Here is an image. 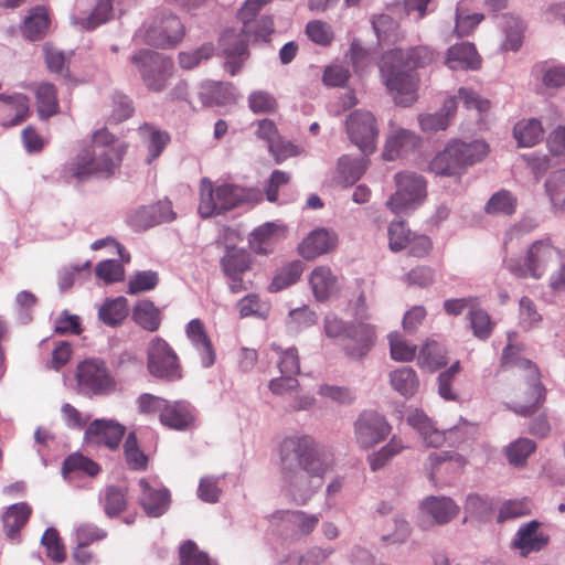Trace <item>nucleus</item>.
I'll list each match as a JSON object with an SVG mask.
<instances>
[{"instance_id": "obj_1", "label": "nucleus", "mask_w": 565, "mask_h": 565, "mask_svg": "<svg viewBox=\"0 0 565 565\" xmlns=\"http://www.w3.org/2000/svg\"><path fill=\"white\" fill-rule=\"evenodd\" d=\"M281 491L297 505H306L335 465L331 449L307 435L281 440L278 448Z\"/></svg>"}, {"instance_id": "obj_2", "label": "nucleus", "mask_w": 565, "mask_h": 565, "mask_svg": "<svg viewBox=\"0 0 565 565\" xmlns=\"http://www.w3.org/2000/svg\"><path fill=\"white\" fill-rule=\"evenodd\" d=\"M437 57L438 53L426 45L407 51L394 49L382 55L379 64L382 83L396 105L408 107L417 100L419 78L412 70L428 66Z\"/></svg>"}, {"instance_id": "obj_3", "label": "nucleus", "mask_w": 565, "mask_h": 565, "mask_svg": "<svg viewBox=\"0 0 565 565\" xmlns=\"http://www.w3.org/2000/svg\"><path fill=\"white\" fill-rule=\"evenodd\" d=\"M127 145L119 141L106 128L96 130L92 136L90 150L78 153L64 168L67 181L82 182L92 177L109 178L120 167Z\"/></svg>"}, {"instance_id": "obj_4", "label": "nucleus", "mask_w": 565, "mask_h": 565, "mask_svg": "<svg viewBox=\"0 0 565 565\" xmlns=\"http://www.w3.org/2000/svg\"><path fill=\"white\" fill-rule=\"evenodd\" d=\"M509 344L502 354V364L514 369L515 374L523 379L516 393V401L510 408L521 416L532 415L545 401V388L541 383L539 369L527 359L520 355L521 349L512 343L509 334Z\"/></svg>"}, {"instance_id": "obj_5", "label": "nucleus", "mask_w": 565, "mask_h": 565, "mask_svg": "<svg viewBox=\"0 0 565 565\" xmlns=\"http://www.w3.org/2000/svg\"><path fill=\"white\" fill-rule=\"evenodd\" d=\"M257 198H260V192L256 189H245L228 183L214 188L209 179H202L200 184L199 213L202 217H211Z\"/></svg>"}, {"instance_id": "obj_6", "label": "nucleus", "mask_w": 565, "mask_h": 565, "mask_svg": "<svg viewBox=\"0 0 565 565\" xmlns=\"http://www.w3.org/2000/svg\"><path fill=\"white\" fill-rule=\"evenodd\" d=\"M323 328L329 338H345V353L353 359L365 356L375 343L376 330L369 323L348 327L338 316L329 313L324 317Z\"/></svg>"}, {"instance_id": "obj_7", "label": "nucleus", "mask_w": 565, "mask_h": 565, "mask_svg": "<svg viewBox=\"0 0 565 565\" xmlns=\"http://www.w3.org/2000/svg\"><path fill=\"white\" fill-rule=\"evenodd\" d=\"M147 371L162 382L182 379L183 370L174 349L161 337H153L147 345Z\"/></svg>"}, {"instance_id": "obj_8", "label": "nucleus", "mask_w": 565, "mask_h": 565, "mask_svg": "<svg viewBox=\"0 0 565 565\" xmlns=\"http://www.w3.org/2000/svg\"><path fill=\"white\" fill-rule=\"evenodd\" d=\"M396 191L390 196L386 206L395 214L406 213L418 206L426 198L425 179L412 171L398 172L394 177Z\"/></svg>"}, {"instance_id": "obj_9", "label": "nucleus", "mask_w": 565, "mask_h": 565, "mask_svg": "<svg viewBox=\"0 0 565 565\" xmlns=\"http://www.w3.org/2000/svg\"><path fill=\"white\" fill-rule=\"evenodd\" d=\"M136 36L153 46L170 47L183 39L184 26L175 15L157 14L142 24Z\"/></svg>"}, {"instance_id": "obj_10", "label": "nucleus", "mask_w": 565, "mask_h": 565, "mask_svg": "<svg viewBox=\"0 0 565 565\" xmlns=\"http://www.w3.org/2000/svg\"><path fill=\"white\" fill-rule=\"evenodd\" d=\"M130 61L138 67L146 86L151 90H162L172 76L173 62L163 54L140 50Z\"/></svg>"}, {"instance_id": "obj_11", "label": "nucleus", "mask_w": 565, "mask_h": 565, "mask_svg": "<svg viewBox=\"0 0 565 565\" xmlns=\"http://www.w3.org/2000/svg\"><path fill=\"white\" fill-rule=\"evenodd\" d=\"M557 250L551 244L550 239L534 242L527 249L524 265L510 259L505 267L510 273L518 277L541 278L551 263L556 259Z\"/></svg>"}, {"instance_id": "obj_12", "label": "nucleus", "mask_w": 565, "mask_h": 565, "mask_svg": "<svg viewBox=\"0 0 565 565\" xmlns=\"http://www.w3.org/2000/svg\"><path fill=\"white\" fill-rule=\"evenodd\" d=\"M350 140L364 153L376 149L379 128L374 115L369 110H354L345 121Z\"/></svg>"}, {"instance_id": "obj_13", "label": "nucleus", "mask_w": 565, "mask_h": 565, "mask_svg": "<svg viewBox=\"0 0 565 565\" xmlns=\"http://www.w3.org/2000/svg\"><path fill=\"white\" fill-rule=\"evenodd\" d=\"M77 385L85 394H103L115 386L105 363L98 359H87L77 365Z\"/></svg>"}, {"instance_id": "obj_14", "label": "nucleus", "mask_w": 565, "mask_h": 565, "mask_svg": "<svg viewBox=\"0 0 565 565\" xmlns=\"http://www.w3.org/2000/svg\"><path fill=\"white\" fill-rule=\"evenodd\" d=\"M354 438L362 449H370L390 435L392 427L379 413L365 411L354 422Z\"/></svg>"}, {"instance_id": "obj_15", "label": "nucleus", "mask_w": 565, "mask_h": 565, "mask_svg": "<svg viewBox=\"0 0 565 565\" xmlns=\"http://www.w3.org/2000/svg\"><path fill=\"white\" fill-rule=\"evenodd\" d=\"M111 0H76L72 22L92 30L113 18Z\"/></svg>"}, {"instance_id": "obj_16", "label": "nucleus", "mask_w": 565, "mask_h": 565, "mask_svg": "<svg viewBox=\"0 0 565 565\" xmlns=\"http://www.w3.org/2000/svg\"><path fill=\"white\" fill-rule=\"evenodd\" d=\"M139 503L145 513L151 518L161 516L170 505V492L157 480L140 479Z\"/></svg>"}, {"instance_id": "obj_17", "label": "nucleus", "mask_w": 565, "mask_h": 565, "mask_svg": "<svg viewBox=\"0 0 565 565\" xmlns=\"http://www.w3.org/2000/svg\"><path fill=\"white\" fill-rule=\"evenodd\" d=\"M338 241V235L334 231L318 227L302 238L297 250L303 259L313 260L335 249Z\"/></svg>"}, {"instance_id": "obj_18", "label": "nucleus", "mask_w": 565, "mask_h": 565, "mask_svg": "<svg viewBox=\"0 0 565 565\" xmlns=\"http://www.w3.org/2000/svg\"><path fill=\"white\" fill-rule=\"evenodd\" d=\"M175 218L169 200L158 201L149 206H141L129 215V224L138 231L147 230L162 222Z\"/></svg>"}, {"instance_id": "obj_19", "label": "nucleus", "mask_w": 565, "mask_h": 565, "mask_svg": "<svg viewBox=\"0 0 565 565\" xmlns=\"http://www.w3.org/2000/svg\"><path fill=\"white\" fill-rule=\"evenodd\" d=\"M252 264L250 255L236 247H227L224 256L221 258V265L224 274L230 278V288L233 292H239L246 287L243 284V275L249 269Z\"/></svg>"}, {"instance_id": "obj_20", "label": "nucleus", "mask_w": 565, "mask_h": 565, "mask_svg": "<svg viewBox=\"0 0 565 565\" xmlns=\"http://www.w3.org/2000/svg\"><path fill=\"white\" fill-rule=\"evenodd\" d=\"M125 435V427L113 420L96 419L85 431V441L90 446L104 445L116 449Z\"/></svg>"}, {"instance_id": "obj_21", "label": "nucleus", "mask_w": 565, "mask_h": 565, "mask_svg": "<svg viewBox=\"0 0 565 565\" xmlns=\"http://www.w3.org/2000/svg\"><path fill=\"white\" fill-rule=\"evenodd\" d=\"M460 511L459 505L449 497H428L419 504V515L424 521L431 519L434 524H446Z\"/></svg>"}, {"instance_id": "obj_22", "label": "nucleus", "mask_w": 565, "mask_h": 565, "mask_svg": "<svg viewBox=\"0 0 565 565\" xmlns=\"http://www.w3.org/2000/svg\"><path fill=\"white\" fill-rule=\"evenodd\" d=\"M420 138L413 131L405 128H394L386 137L383 149L385 160H395L418 148Z\"/></svg>"}, {"instance_id": "obj_23", "label": "nucleus", "mask_w": 565, "mask_h": 565, "mask_svg": "<svg viewBox=\"0 0 565 565\" xmlns=\"http://www.w3.org/2000/svg\"><path fill=\"white\" fill-rule=\"evenodd\" d=\"M185 334L200 355L202 366L213 365L216 354L203 321L198 318L190 320L185 326Z\"/></svg>"}, {"instance_id": "obj_24", "label": "nucleus", "mask_w": 565, "mask_h": 565, "mask_svg": "<svg viewBox=\"0 0 565 565\" xmlns=\"http://www.w3.org/2000/svg\"><path fill=\"white\" fill-rule=\"evenodd\" d=\"M30 110L28 96L17 93L12 95L0 94V124L15 126L23 121Z\"/></svg>"}, {"instance_id": "obj_25", "label": "nucleus", "mask_w": 565, "mask_h": 565, "mask_svg": "<svg viewBox=\"0 0 565 565\" xmlns=\"http://www.w3.org/2000/svg\"><path fill=\"white\" fill-rule=\"evenodd\" d=\"M286 236V226L268 222L255 228L250 234V248L260 255L273 252L275 245Z\"/></svg>"}, {"instance_id": "obj_26", "label": "nucleus", "mask_w": 565, "mask_h": 565, "mask_svg": "<svg viewBox=\"0 0 565 565\" xmlns=\"http://www.w3.org/2000/svg\"><path fill=\"white\" fill-rule=\"evenodd\" d=\"M308 281L313 297L320 302L335 296L340 289L338 276L328 266L315 267Z\"/></svg>"}, {"instance_id": "obj_27", "label": "nucleus", "mask_w": 565, "mask_h": 565, "mask_svg": "<svg viewBox=\"0 0 565 565\" xmlns=\"http://www.w3.org/2000/svg\"><path fill=\"white\" fill-rule=\"evenodd\" d=\"M220 45L226 55L225 68L231 75H236L242 68L247 43L244 38H237L234 30L224 32Z\"/></svg>"}, {"instance_id": "obj_28", "label": "nucleus", "mask_w": 565, "mask_h": 565, "mask_svg": "<svg viewBox=\"0 0 565 565\" xmlns=\"http://www.w3.org/2000/svg\"><path fill=\"white\" fill-rule=\"evenodd\" d=\"M445 63L450 70H478L481 58L473 44L462 42L448 49Z\"/></svg>"}, {"instance_id": "obj_29", "label": "nucleus", "mask_w": 565, "mask_h": 565, "mask_svg": "<svg viewBox=\"0 0 565 565\" xmlns=\"http://www.w3.org/2000/svg\"><path fill=\"white\" fill-rule=\"evenodd\" d=\"M539 527V522L531 521L519 529L513 540V545L520 550L523 556L540 551L547 544V535L541 532Z\"/></svg>"}, {"instance_id": "obj_30", "label": "nucleus", "mask_w": 565, "mask_h": 565, "mask_svg": "<svg viewBox=\"0 0 565 565\" xmlns=\"http://www.w3.org/2000/svg\"><path fill=\"white\" fill-rule=\"evenodd\" d=\"M407 424L418 431L424 443L429 447H440L446 441L445 431L437 429L433 422L419 409H414L408 414Z\"/></svg>"}, {"instance_id": "obj_31", "label": "nucleus", "mask_w": 565, "mask_h": 565, "mask_svg": "<svg viewBox=\"0 0 565 565\" xmlns=\"http://www.w3.org/2000/svg\"><path fill=\"white\" fill-rule=\"evenodd\" d=\"M194 420V411L185 401L168 402V406L161 414V424L177 429H186Z\"/></svg>"}, {"instance_id": "obj_32", "label": "nucleus", "mask_w": 565, "mask_h": 565, "mask_svg": "<svg viewBox=\"0 0 565 565\" xmlns=\"http://www.w3.org/2000/svg\"><path fill=\"white\" fill-rule=\"evenodd\" d=\"M512 132L521 148H531L539 145L545 134L542 121L534 117L520 119L514 125Z\"/></svg>"}, {"instance_id": "obj_33", "label": "nucleus", "mask_w": 565, "mask_h": 565, "mask_svg": "<svg viewBox=\"0 0 565 565\" xmlns=\"http://www.w3.org/2000/svg\"><path fill=\"white\" fill-rule=\"evenodd\" d=\"M50 26L49 12L44 7L31 9L21 26L22 34L30 41H39L45 36Z\"/></svg>"}, {"instance_id": "obj_34", "label": "nucleus", "mask_w": 565, "mask_h": 565, "mask_svg": "<svg viewBox=\"0 0 565 565\" xmlns=\"http://www.w3.org/2000/svg\"><path fill=\"white\" fill-rule=\"evenodd\" d=\"M466 465L467 460L463 456L450 451L431 452L426 461V468L433 481L438 479V472L441 468L457 471L463 469Z\"/></svg>"}, {"instance_id": "obj_35", "label": "nucleus", "mask_w": 565, "mask_h": 565, "mask_svg": "<svg viewBox=\"0 0 565 565\" xmlns=\"http://www.w3.org/2000/svg\"><path fill=\"white\" fill-rule=\"evenodd\" d=\"M429 169L435 174L444 177H454L461 173L462 168L451 141L431 159Z\"/></svg>"}, {"instance_id": "obj_36", "label": "nucleus", "mask_w": 565, "mask_h": 565, "mask_svg": "<svg viewBox=\"0 0 565 565\" xmlns=\"http://www.w3.org/2000/svg\"><path fill=\"white\" fill-rule=\"evenodd\" d=\"M392 388L399 395L408 398L416 394L419 387V380L414 369L402 366L388 374Z\"/></svg>"}, {"instance_id": "obj_37", "label": "nucleus", "mask_w": 565, "mask_h": 565, "mask_svg": "<svg viewBox=\"0 0 565 565\" xmlns=\"http://www.w3.org/2000/svg\"><path fill=\"white\" fill-rule=\"evenodd\" d=\"M418 365L429 372H435L447 364V351L437 341L427 340L418 354Z\"/></svg>"}, {"instance_id": "obj_38", "label": "nucleus", "mask_w": 565, "mask_h": 565, "mask_svg": "<svg viewBox=\"0 0 565 565\" xmlns=\"http://www.w3.org/2000/svg\"><path fill=\"white\" fill-rule=\"evenodd\" d=\"M451 142L462 170L467 166L483 160L489 152L488 145L482 140H473L470 142L452 140Z\"/></svg>"}, {"instance_id": "obj_39", "label": "nucleus", "mask_w": 565, "mask_h": 565, "mask_svg": "<svg viewBox=\"0 0 565 565\" xmlns=\"http://www.w3.org/2000/svg\"><path fill=\"white\" fill-rule=\"evenodd\" d=\"M134 321L143 330L154 332L161 324V311L150 300H140L132 310Z\"/></svg>"}, {"instance_id": "obj_40", "label": "nucleus", "mask_w": 565, "mask_h": 565, "mask_svg": "<svg viewBox=\"0 0 565 565\" xmlns=\"http://www.w3.org/2000/svg\"><path fill=\"white\" fill-rule=\"evenodd\" d=\"M30 514L31 508L24 502L10 505L2 518L7 536L14 539L28 522Z\"/></svg>"}, {"instance_id": "obj_41", "label": "nucleus", "mask_w": 565, "mask_h": 565, "mask_svg": "<svg viewBox=\"0 0 565 565\" xmlns=\"http://www.w3.org/2000/svg\"><path fill=\"white\" fill-rule=\"evenodd\" d=\"M232 90L231 84L206 82L200 88L199 98L204 106L224 105L231 99Z\"/></svg>"}, {"instance_id": "obj_42", "label": "nucleus", "mask_w": 565, "mask_h": 565, "mask_svg": "<svg viewBox=\"0 0 565 565\" xmlns=\"http://www.w3.org/2000/svg\"><path fill=\"white\" fill-rule=\"evenodd\" d=\"M99 471L100 467L98 463L81 454L68 456L62 467L63 476L68 480H71L73 476H77L82 472L89 477H95Z\"/></svg>"}, {"instance_id": "obj_43", "label": "nucleus", "mask_w": 565, "mask_h": 565, "mask_svg": "<svg viewBox=\"0 0 565 565\" xmlns=\"http://www.w3.org/2000/svg\"><path fill=\"white\" fill-rule=\"evenodd\" d=\"M367 160L342 156L338 161V179L344 185H352L365 172Z\"/></svg>"}, {"instance_id": "obj_44", "label": "nucleus", "mask_w": 565, "mask_h": 565, "mask_svg": "<svg viewBox=\"0 0 565 565\" xmlns=\"http://www.w3.org/2000/svg\"><path fill=\"white\" fill-rule=\"evenodd\" d=\"M36 109L39 117L46 119L58 111L55 86L51 83H41L35 89Z\"/></svg>"}, {"instance_id": "obj_45", "label": "nucleus", "mask_w": 565, "mask_h": 565, "mask_svg": "<svg viewBox=\"0 0 565 565\" xmlns=\"http://www.w3.org/2000/svg\"><path fill=\"white\" fill-rule=\"evenodd\" d=\"M406 445L399 437L393 436L380 450L369 455L367 462L372 471L384 468L395 456L399 455Z\"/></svg>"}, {"instance_id": "obj_46", "label": "nucleus", "mask_w": 565, "mask_h": 565, "mask_svg": "<svg viewBox=\"0 0 565 565\" xmlns=\"http://www.w3.org/2000/svg\"><path fill=\"white\" fill-rule=\"evenodd\" d=\"M128 315V305L125 297H117L105 301L98 311L99 319L108 326L121 323Z\"/></svg>"}, {"instance_id": "obj_47", "label": "nucleus", "mask_w": 565, "mask_h": 565, "mask_svg": "<svg viewBox=\"0 0 565 565\" xmlns=\"http://www.w3.org/2000/svg\"><path fill=\"white\" fill-rule=\"evenodd\" d=\"M544 186L552 205L555 209L565 210V169L552 172Z\"/></svg>"}, {"instance_id": "obj_48", "label": "nucleus", "mask_w": 565, "mask_h": 565, "mask_svg": "<svg viewBox=\"0 0 565 565\" xmlns=\"http://www.w3.org/2000/svg\"><path fill=\"white\" fill-rule=\"evenodd\" d=\"M290 527L298 534L309 535L320 522V514L302 510L288 511L285 518Z\"/></svg>"}, {"instance_id": "obj_49", "label": "nucleus", "mask_w": 565, "mask_h": 565, "mask_svg": "<svg viewBox=\"0 0 565 565\" xmlns=\"http://www.w3.org/2000/svg\"><path fill=\"white\" fill-rule=\"evenodd\" d=\"M303 271V264L300 260H294L284 266L274 277L269 289L270 291H279L294 285L300 278Z\"/></svg>"}, {"instance_id": "obj_50", "label": "nucleus", "mask_w": 565, "mask_h": 565, "mask_svg": "<svg viewBox=\"0 0 565 565\" xmlns=\"http://www.w3.org/2000/svg\"><path fill=\"white\" fill-rule=\"evenodd\" d=\"M391 358L398 362H409L416 356L417 347L406 341L398 332L388 334Z\"/></svg>"}, {"instance_id": "obj_51", "label": "nucleus", "mask_w": 565, "mask_h": 565, "mask_svg": "<svg viewBox=\"0 0 565 565\" xmlns=\"http://www.w3.org/2000/svg\"><path fill=\"white\" fill-rule=\"evenodd\" d=\"M270 348L278 354V367L282 375L296 377L300 372V362L296 348L282 350L273 343Z\"/></svg>"}, {"instance_id": "obj_52", "label": "nucleus", "mask_w": 565, "mask_h": 565, "mask_svg": "<svg viewBox=\"0 0 565 565\" xmlns=\"http://www.w3.org/2000/svg\"><path fill=\"white\" fill-rule=\"evenodd\" d=\"M516 207V199L505 190L494 193L486 205V211L493 215H511Z\"/></svg>"}, {"instance_id": "obj_53", "label": "nucleus", "mask_w": 565, "mask_h": 565, "mask_svg": "<svg viewBox=\"0 0 565 565\" xmlns=\"http://www.w3.org/2000/svg\"><path fill=\"white\" fill-rule=\"evenodd\" d=\"M388 247L392 252L406 249L413 232L403 221L392 222L388 225Z\"/></svg>"}, {"instance_id": "obj_54", "label": "nucleus", "mask_w": 565, "mask_h": 565, "mask_svg": "<svg viewBox=\"0 0 565 565\" xmlns=\"http://www.w3.org/2000/svg\"><path fill=\"white\" fill-rule=\"evenodd\" d=\"M534 449L535 444L531 439L520 438L507 448L505 454L511 465L522 466Z\"/></svg>"}, {"instance_id": "obj_55", "label": "nucleus", "mask_w": 565, "mask_h": 565, "mask_svg": "<svg viewBox=\"0 0 565 565\" xmlns=\"http://www.w3.org/2000/svg\"><path fill=\"white\" fill-rule=\"evenodd\" d=\"M124 452L127 463L135 470L145 469L148 462V457L139 449L137 438L134 433H130L124 445Z\"/></svg>"}, {"instance_id": "obj_56", "label": "nucleus", "mask_w": 565, "mask_h": 565, "mask_svg": "<svg viewBox=\"0 0 565 565\" xmlns=\"http://www.w3.org/2000/svg\"><path fill=\"white\" fill-rule=\"evenodd\" d=\"M168 399L149 393H143L137 398L138 409L147 416H158L161 420V414L168 406Z\"/></svg>"}, {"instance_id": "obj_57", "label": "nucleus", "mask_w": 565, "mask_h": 565, "mask_svg": "<svg viewBox=\"0 0 565 565\" xmlns=\"http://www.w3.org/2000/svg\"><path fill=\"white\" fill-rule=\"evenodd\" d=\"M237 309L242 318L257 316L266 318L269 311L267 303L262 302L257 295L249 294L242 298L237 303Z\"/></svg>"}, {"instance_id": "obj_58", "label": "nucleus", "mask_w": 565, "mask_h": 565, "mask_svg": "<svg viewBox=\"0 0 565 565\" xmlns=\"http://www.w3.org/2000/svg\"><path fill=\"white\" fill-rule=\"evenodd\" d=\"M469 318L473 334L481 340L488 339L493 328L490 316L484 310L475 307L469 311Z\"/></svg>"}, {"instance_id": "obj_59", "label": "nucleus", "mask_w": 565, "mask_h": 565, "mask_svg": "<svg viewBox=\"0 0 565 565\" xmlns=\"http://www.w3.org/2000/svg\"><path fill=\"white\" fill-rule=\"evenodd\" d=\"M127 505L125 492L116 487H108L105 491L104 510L109 518L117 516Z\"/></svg>"}, {"instance_id": "obj_60", "label": "nucleus", "mask_w": 565, "mask_h": 565, "mask_svg": "<svg viewBox=\"0 0 565 565\" xmlns=\"http://www.w3.org/2000/svg\"><path fill=\"white\" fill-rule=\"evenodd\" d=\"M158 274L152 270L136 273L129 280L128 292L131 295L152 290L158 285Z\"/></svg>"}, {"instance_id": "obj_61", "label": "nucleus", "mask_w": 565, "mask_h": 565, "mask_svg": "<svg viewBox=\"0 0 565 565\" xmlns=\"http://www.w3.org/2000/svg\"><path fill=\"white\" fill-rule=\"evenodd\" d=\"M180 565H216L200 552L194 542L188 541L180 547Z\"/></svg>"}, {"instance_id": "obj_62", "label": "nucleus", "mask_w": 565, "mask_h": 565, "mask_svg": "<svg viewBox=\"0 0 565 565\" xmlns=\"http://www.w3.org/2000/svg\"><path fill=\"white\" fill-rule=\"evenodd\" d=\"M46 548V555L54 562L62 563L65 559L64 545L55 529H47L41 540Z\"/></svg>"}, {"instance_id": "obj_63", "label": "nucleus", "mask_w": 565, "mask_h": 565, "mask_svg": "<svg viewBox=\"0 0 565 565\" xmlns=\"http://www.w3.org/2000/svg\"><path fill=\"white\" fill-rule=\"evenodd\" d=\"M520 310H519V323L524 330H530L535 328L541 321V315L537 312L534 302L527 298L522 297L520 299Z\"/></svg>"}, {"instance_id": "obj_64", "label": "nucleus", "mask_w": 565, "mask_h": 565, "mask_svg": "<svg viewBox=\"0 0 565 565\" xmlns=\"http://www.w3.org/2000/svg\"><path fill=\"white\" fill-rule=\"evenodd\" d=\"M308 38L322 46L329 45L333 40V31L331 26L322 21H310L306 26Z\"/></svg>"}]
</instances>
